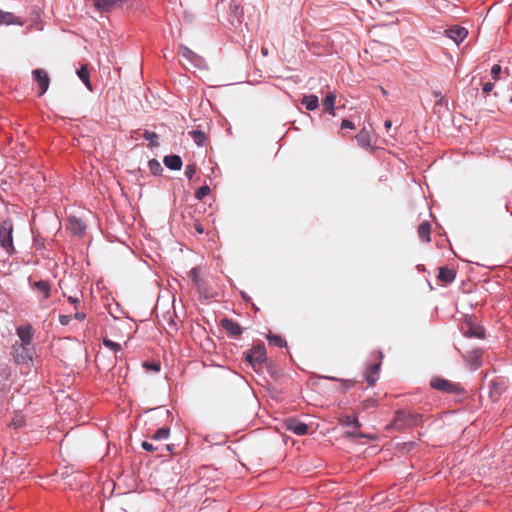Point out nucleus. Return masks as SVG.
I'll use <instances>...</instances> for the list:
<instances>
[{"label":"nucleus","instance_id":"obj_1","mask_svg":"<svg viewBox=\"0 0 512 512\" xmlns=\"http://www.w3.org/2000/svg\"><path fill=\"white\" fill-rule=\"evenodd\" d=\"M421 422V415L400 410L396 412L392 426L395 429L403 430L406 428L417 426Z\"/></svg>","mask_w":512,"mask_h":512},{"label":"nucleus","instance_id":"obj_2","mask_svg":"<svg viewBox=\"0 0 512 512\" xmlns=\"http://www.w3.org/2000/svg\"><path fill=\"white\" fill-rule=\"evenodd\" d=\"M13 224L11 220H4L0 225V245L9 253L14 252Z\"/></svg>","mask_w":512,"mask_h":512},{"label":"nucleus","instance_id":"obj_3","mask_svg":"<svg viewBox=\"0 0 512 512\" xmlns=\"http://www.w3.org/2000/svg\"><path fill=\"white\" fill-rule=\"evenodd\" d=\"M430 385L432 388H434L436 390L450 393V394L458 393V392L462 391V388L460 387L459 384L451 382L444 378H440V377L433 378L430 382Z\"/></svg>","mask_w":512,"mask_h":512},{"label":"nucleus","instance_id":"obj_4","mask_svg":"<svg viewBox=\"0 0 512 512\" xmlns=\"http://www.w3.org/2000/svg\"><path fill=\"white\" fill-rule=\"evenodd\" d=\"M463 333L466 337L484 338L485 331L482 326L474 322L471 318H467L462 326Z\"/></svg>","mask_w":512,"mask_h":512},{"label":"nucleus","instance_id":"obj_5","mask_svg":"<svg viewBox=\"0 0 512 512\" xmlns=\"http://www.w3.org/2000/svg\"><path fill=\"white\" fill-rule=\"evenodd\" d=\"M246 360L252 364L260 365L266 360V349L264 345H255L246 356Z\"/></svg>","mask_w":512,"mask_h":512},{"label":"nucleus","instance_id":"obj_6","mask_svg":"<svg viewBox=\"0 0 512 512\" xmlns=\"http://www.w3.org/2000/svg\"><path fill=\"white\" fill-rule=\"evenodd\" d=\"M126 0H94L95 8L100 12H110L122 8Z\"/></svg>","mask_w":512,"mask_h":512},{"label":"nucleus","instance_id":"obj_7","mask_svg":"<svg viewBox=\"0 0 512 512\" xmlns=\"http://www.w3.org/2000/svg\"><path fill=\"white\" fill-rule=\"evenodd\" d=\"M33 78L39 86L38 95L42 96L47 91L50 84L48 73L44 69H36L33 71Z\"/></svg>","mask_w":512,"mask_h":512},{"label":"nucleus","instance_id":"obj_8","mask_svg":"<svg viewBox=\"0 0 512 512\" xmlns=\"http://www.w3.org/2000/svg\"><path fill=\"white\" fill-rule=\"evenodd\" d=\"M17 335L21 340L20 348L26 350L33 338V328L30 324L22 325L17 328Z\"/></svg>","mask_w":512,"mask_h":512},{"label":"nucleus","instance_id":"obj_9","mask_svg":"<svg viewBox=\"0 0 512 512\" xmlns=\"http://www.w3.org/2000/svg\"><path fill=\"white\" fill-rule=\"evenodd\" d=\"M467 30L459 25L452 26L445 30V35L456 44H460L467 37Z\"/></svg>","mask_w":512,"mask_h":512},{"label":"nucleus","instance_id":"obj_10","mask_svg":"<svg viewBox=\"0 0 512 512\" xmlns=\"http://www.w3.org/2000/svg\"><path fill=\"white\" fill-rule=\"evenodd\" d=\"M285 425L287 430L293 432L296 435L302 436L308 433L309 427L307 424L297 420V419H287L285 421Z\"/></svg>","mask_w":512,"mask_h":512},{"label":"nucleus","instance_id":"obj_11","mask_svg":"<svg viewBox=\"0 0 512 512\" xmlns=\"http://www.w3.org/2000/svg\"><path fill=\"white\" fill-rule=\"evenodd\" d=\"M221 327L231 336H240L243 333V329L236 321L224 318L221 320Z\"/></svg>","mask_w":512,"mask_h":512},{"label":"nucleus","instance_id":"obj_12","mask_svg":"<svg viewBox=\"0 0 512 512\" xmlns=\"http://www.w3.org/2000/svg\"><path fill=\"white\" fill-rule=\"evenodd\" d=\"M24 25V21H22L20 18L16 17L11 12H6L0 10V25Z\"/></svg>","mask_w":512,"mask_h":512},{"label":"nucleus","instance_id":"obj_13","mask_svg":"<svg viewBox=\"0 0 512 512\" xmlns=\"http://www.w3.org/2000/svg\"><path fill=\"white\" fill-rule=\"evenodd\" d=\"M67 228L72 234L81 236L86 230V225L80 219L72 217L68 221Z\"/></svg>","mask_w":512,"mask_h":512},{"label":"nucleus","instance_id":"obj_14","mask_svg":"<svg viewBox=\"0 0 512 512\" xmlns=\"http://www.w3.org/2000/svg\"><path fill=\"white\" fill-rule=\"evenodd\" d=\"M455 277L456 271L453 268H449L446 266L439 268L438 279L444 284H450L451 282L454 281Z\"/></svg>","mask_w":512,"mask_h":512},{"label":"nucleus","instance_id":"obj_15","mask_svg":"<svg viewBox=\"0 0 512 512\" xmlns=\"http://www.w3.org/2000/svg\"><path fill=\"white\" fill-rule=\"evenodd\" d=\"M380 370V364L374 363L370 364L365 372V379L370 386H373L377 381V375Z\"/></svg>","mask_w":512,"mask_h":512},{"label":"nucleus","instance_id":"obj_16","mask_svg":"<svg viewBox=\"0 0 512 512\" xmlns=\"http://www.w3.org/2000/svg\"><path fill=\"white\" fill-rule=\"evenodd\" d=\"M356 141L358 145L364 149H371V136L369 131L366 129L360 130V132L356 135Z\"/></svg>","mask_w":512,"mask_h":512},{"label":"nucleus","instance_id":"obj_17","mask_svg":"<svg viewBox=\"0 0 512 512\" xmlns=\"http://www.w3.org/2000/svg\"><path fill=\"white\" fill-rule=\"evenodd\" d=\"M418 236L421 239L422 242L428 243L430 242L431 238V224L427 221L421 223L418 227Z\"/></svg>","mask_w":512,"mask_h":512},{"label":"nucleus","instance_id":"obj_18","mask_svg":"<svg viewBox=\"0 0 512 512\" xmlns=\"http://www.w3.org/2000/svg\"><path fill=\"white\" fill-rule=\"evenodd\" d=\"M164 164L171 170H180L182 167V159L178 155L165 156Z\"/></svg>","mask_w":512,"mask_h":512},{"label":"nucleus","instance_id":"obj_19","mask_svg":"<svg viewBox=\"0 0 512 512\" xmlns=\"http://www.w3.org/2000/svg\"><path fill=\"white\" fill-rule=\"evenodd\" d=\"M13 349H14V352H15V361L18 362V363H24L26 362L28 359H32L31 355L29 354V351L28 349L26 348V350H22L20 348V346H18L17 344H15L13 346Z\"/></svg>","mask_w":512,"mask_h":512},{"label":"nucleus","instance_id":"obj_20","mask_svg":"<svg viewBox=\"0 0 512 512\" xmlns=\"http://www.w3.org/2000/svg\"><path fill=\"white\" fill-rule=\"evenodd\" d=\"M336 102V95L332 92H329L323 100V106L327 112L331 115H335L334 106Z\"/></svg>","mask_w":512,"mask_h":512},{"label":"nucleus","instance_id":"obj_21","mask_svg":"<svg viewBox=\"0 0 512 512\" xmlns=\"http://www.w3.org/2000/svg\"><path fill=\"white\" fill-rule=\"evenodd\" d=\"M33 287L42 293L44 298H48L50 296L51 287L48 281H36L34 282Z\"/></svg>","mask_w":512,"mask_h":512},{"label":"nucleus","instance_id":"obj_22","mask_svg":"<svg viewBox=\"0 0 512 512\" xmlns=\"http://www.w3.org/2000/svg\"><path fill=\"white\" fill-rule=\"evenodd\" d=\"M302 104L307 110H315L318 107V97L316 95H306L302 99Z\"/></svg>","mask_w":512,"mask_h":512},{"label":"nucleus","instance_id":"obj_23","mask_svg":"<svg viewBox=\"0 0 512 512\" xmlns=\"http://www.w3.org/2000/svg\"><path fill=\"white\" fill-rule=\"evenodd\" d=\"M189 135L198 146H203L207 140V136L202 130H192Z\"/></svg>","mask_w":512,"mask_h":512},{"label":"nucleus","instance_id":"obj_24","mask_svg":"<svg viewBox=\"0 0 512 512\" xmlns=\"http://www.w3.org/2000/svg\"><path fill=\"white\" fill-rule=\"evenodd\" d=\"M77 75L83 81V83L86 85V87L91 90L92 88H91V84H90V80H89L90 73H89L87 66H85V65L82 66L77 71Z\"/></svg>","mask_w":512,"mask_h":512},{"label":"nucleus","instance_id":"obj_25","mask_svg":"<svg viewBox=\"0 0 512 512\" xmlns=\"http://www.w3.org/2000/svg\"><path fill=\"white\" fill-rule=\"evenodd\" d=\"M143 138L147 141H149L150 147H157L159 145L158 143V135L155 132L145 130L142 134Z\"/></svg>","mask_w":512,"mask_h":512},{"label":"nucleus","instance_id":"obj_26","mask_svg":"<svg viewBox=\"0 0 512 512\" xmlns=\"http://www.w3.org/2000/svg\"><path fill=\"white\" fill-rule=\"evenodd\" d=\"M180 54L192 63H196L198 61V56L187 47L182 46Z\"/></svg>","mask_w":512,"mask_h":512},{"label":"nucleus","instance_id":"obj_27","mask_svg":"<svg viewBox=\"0 0 512 512\" xmlns=\"http://www.w3.org/2000/svg\"><path fill=\"white\" fill-rule=\"evenodd\" d=\"M149 169L153 175H160L163 171V167L156 159H151L148 162Z\"/></svg>","mask_w":512,"mask_h":512},{"label":"nucleus","instance_id":"obj_28","mask_svg":"<svg viewBox=\"0 0 512 512\" xmlns=\"http://www.w3.org/2000/svg\"><path fill=\"white\" fill-rule=\"evenodd\" d=\"M340 422L342 425H345V426H354L356 428L360 426L357 418L355 416H351V415H346V416L341 417Z\"/></svg>","mask_w":512,"mask_h":512},{"label":"nucleus","instance_id":"obj_29","mask_svg":"<svg viewBox=\"0 0 512 512\" xmlns=\"http://www.w3.org/2000/svg\"><path fill=\"white\" fill-rule=\"evenodd\" d=\"M170 430L169 428L162 427L159 428L152 436L153 440H165L169 437Z\"/></svg>","mask_w":512,"mask_h":512},{"label":"nucleus","instance_id":"obj_30","mask_svg":"<svg viewBox=\"0 0 512 512\" xmlns=\"http://www.w3.org/2000/svg\"><path fill=\"white\" fill-rule=\"evenodd\" d=\"M268 340L270 344L278 347H283L286 344L285 340L280 335H270L268 336Z\"/></svg>","mask_w":512,"mask_h":512},{"label":"nucleus","instance_id":"obj_31","mask_svg":"<svg viewBox=\"0 0 512 512\" xmlns=\"http://www.w3.org/2000/svg\"><path fill=\"white\" fill-rule=\"evenodd\" d=\"M502 67L499 64H495L491 68V78L493 82L498 81L501 78Z\"/></svg>","mask_w":512,"mask_h":512},{"label":"nucleus","instance_id":"obj_32","mask_svg":"<svg viewBox=\"0 0 512 512\" xmlns=\"http://www.w3.org/2000/svg\"><path fill=\"white\" fill-rule=\"evenodd\" d=\"M211 189L208 185L201 186L195 193L197 199L202 200L205 196L209 195Z\"/></svg>","mask_w":512,"mask_h":512},{"label":"nucleus","instance_id":"obj_33","mask_svg":"<svg viewBox=\"0 0 512 512\" xmlns=\"http://www.w3.org/2000/svg\"><path fill=\"white\" fill-rule=\"evenodd\" d=\"M103 344H104L107 348H109V349L113 350L114 352H118V351H120V350H121V345H120L119 343L113 342V341H112V340H110V339L104 338V339H103Z\"/></svg>","mask_w":512,"mask_h":512},{"label":"nucleus","instance_id":"obj_34","mask_svg":"<svg viewBox=\"0 0 512 512\" xmlns=\"http://www.w3.org/2000/svg\"><path fill=\"white\" fill-rule=\"evenodd\" d=\"M495 87V82L493 81H488V82H485L482 86V92L485 96L489 95V93L494 89Z\"/></svg>","mask_w":512,"mask_h":512},{"label":"nucleus","instance_id":"obj_35","mask_svg":"<svg viewBox=\"0 0 512 512\" xmlns=\"http://www.w3.org/2000/svg\"><path fill=\"white\" fill-rule=\"evenodd\" d=\"M195 174H196V167H195V165H193V164L187 165L186 168H185V176L188 179H192Z\"/></svg>","mask_w":512,"mask_h":512},{"label":"nucleus","instance_id":"obj_36","mask_svg":"<svg viewBox=\"0 0 512 512\" xmlns=\"http://www.w3.org/2000/svg\"><path fill=\"white\" fill-rule=\"evenodd\" d=\"M141 446L144 450L148 451V452H153V451H156L158 449L157 446H154L153 444H151L150 442L148 441H143L141 443Z\"/></svg>","mask_w":512,"mask_h":512},{"label":"nucleus","instance_id":"obj_37","mask_svg":"<svg viewBox=\"0 0 512 512\" xmlns=\"http://www.w3.org/2000/svg\"><path fill=\"white\" fill-rule=\"evenodd\" d=\"M73 316L71 315H60L59 316V322L62 324V325H68L71 321Z\"/></svg>","mask_w":512,"mask_h":512},{"label":"nucleus","instance_id":"obj_38","mask_svg":"<svg viewBox=\"0 0 512 512\" xmlns=\"http://www.w3.org/2000/svg\"><path fill=\"white\" fill-rule=\"evenodd\" d=\"M362 405H363L364 409H368V408L375 407L377 405V402L374 399H368V400H365L362 403Z\"/></svg>","mask_w":512,"mask_h":512},{"label":"nucleus","instance_id":"obj_39","mask_svg":"<svg viewBox=\"0 0 512 512\" xmlns=\"http://www.w3.org/2000/svg\"><path fill=\"white\" fill-rule=\"evenodd\" d=\"M341 128H348V129H355V125L353 124V122L347 120V119H344L342 120V123H341Z\"/></svg>","mask_w":512,"mask_h":512},{"label":"nucleus","instance_id":"obj_40","mask_svg":"<svg viewBox=\"0 0 512 512\" xmlns=\"http://www.w3.org/2000/svg\"><path fill=\"white\" fill-rule=\"evenodd\" d=\"M194 228L197 231V233H199V234H203L204 233V227H203V225L200 222L195 221L194 222Z\"/></svg>","mask_w":512,"mask_h":512},{"label":"nucleus","instance_id":"obj_41","mask_svg":"<svg viewBox=\"0 0 512 512\" xmlns=\"http://www.w3.org/2000/svg\"><path fill=\"white\" fill-rule=\"evenodd\" d=\"M145 366H146L148 369H151V370H153V371H159V370H160V364H159V363H156V362H154V363H152V364H150V365L145 364Z\"/></svg>","mask_w":512,"mask_h":512},{"label":"nucleus","instance_id":"obj_42","mask_svg":"<svg viewBox=\"0 0 512 512\" xmlns=\"http://www.w3.org/2000/svg\"><path fill=\"white\" fill-rule=\"evenodd\" d=\"M23 423V420L22 418H16L12 421L11 425L14 427V428H18L22 425Z\"/></svg>","mask_w":512,"mask_h":512},{"label":"nucleus","instance_id":"obj_43","mask_svg":"<svg viewBox=\"0 0 512 512\" xmlns=\"http://www.w3.org/2000/svg\"><path fill=\"white\" fill-rule=\"evenodd\" d=\"M74 318L83 321L86 318V314L84 312H76Z\"/></svg>","mask_w":512,"mask_h":512},{"label":"nucleus","instance_id":"obj_44","mask_svg":"<svg viewBox=\"0 0 512 512\" xmlns=\"http://www.w3.org/2000/svg\"><path fill=\"white\" fill-rule=\"evenodd\" d=\"M191 277H192V280L195 282V283H198V272H197V269H192L191 272Z\"/></svg>","mask_w":512,"mask_h":512},{"label":"nucleus","instance_id":"obj_45","mask_svg":"<svg viewBox=\"0 0 512 512\" xmlns=\"http://www.w3.org/2000/svg\"><path fill=\"white\" fill-rule=\"evenodd\" d=\"M68 301H69L71 304L76 305L77 303H79V298H78V297H74V296H69V297H68Z\"/></svg>","mask_w":512,"mask_h":512},{"label":"nucleus","instance_id":"obj_46","mask_svg":"<svg viewBox=\"0 0 512 512\" xmlns=\"http://www.w3.org/2000/svg\"><path fill=\"white\" fill-rule=\"evenodd\" d=\"M384 126H385V128H386V130L388 132L391 129V127H392L391 120H386L385 123H384Z\"/></svg>","mask_w":512,"mask_h":512}]
</instances>
